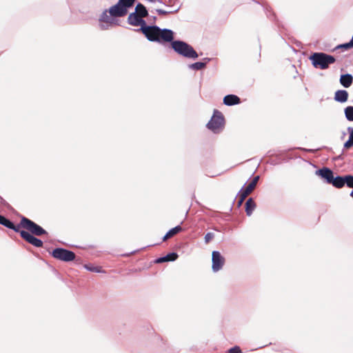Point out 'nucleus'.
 Returning <instances> with one entry per match:
<instances>
[{
	"mask_svg": "<svg viewBox=\"0 0 353 353\" xmlns=\"http://www.w3.org/2000/svg\"><path fill=\"white\" fill-rule=\"evenodd\" d=\"M128 23L134 26H141L140 30L150 41H171L174 39V32L167 28L161 29L157 26H147L145 21L134 12L130 13L128 18Z\"/></svg>",
	"mask_w": 353,
	"mask_h": 353,
	"instance_id": "nucleus-1",
	"label": "nucleus"
},
{
	"mask_svg": "<svg viewBox=\"0 0 353 353\" xmlns=\"http://www.w3.org/2000/svg\"><path fill=\"white\" fill-rule=\"evenodd\" d=\"M170 42H172V48L179 54L186 58L196 59L198 57L197 52L187 43L182 41H173V39Z\"/></svg>",
	"mask_w": 353,
	"mask_h": 353,
	"instance_id": "nucleus-2",
	"label": "nucleus"
},
{
	"mask_svg": "<svg viewBox=\"0 0 353 353\" xmlns=\"http://www.w3.org/2000/svg\"><path fill=\"white\" fill-rule=\"evenodd\" d=\"M314 68L322 70L327 69L329 65L335 62V58L323 52H315L310 57Z\"/></svg>",
	"mask_w": 353,
	"mask_h": 353,
	"instance_id": "nucleus-3",
	"label": "nucleus"
},
{
	"mask_svg": "<svg viewBox=\"0 0 353 353\" xmlns=\"http://www.w3.org/2000/svg\"><path fill=\"white\" fill-rule=\"evenodd\" d=\"M99 26L101 30H108L118 25L117 17L110 12L109 9L105 10L99 19Z\"/></svg>",
	"mask_w": 353,
	"mask_h": 353,
	"instance_id": "nucleus-4",
	"label": "nucleus"
},
{
	"mask_svg": "<svg viewBox=\"0 0 353 353\" xmlns=\"http://www.w3.org/2000/svg\"><path fill=\"white\" fill-rule=\"evenodd\" d=\"M224 119L222 114L219 111L214 113L210 121L207 124L208 128L214 133H219L223 127Z\"/></svg>",
	"mask_w": 353,
	"mask_h": 353,
	"instance_id": "nucleus-5",
	"label": "nucleus"
},
{
	"mask_svg": "<svg viewBox=\"0 0 353 353\" xmlns=\"http://www.w3.org/2000/svg\"><path fill=\"white\" fill-rule=\"evenodd\" d=\"M20 227H23L28 230L29 232H30L32 234L37 235V236H41L42 234H45L47 233V232L43 229L41 226L36 224L34 222L32 221L31 220L23 217L21 220L20 223Z\"/></svg>",
	"mask_w": 353,
	"mask_h": 353,
	"instance_id": "nucleus-6",
	"label": "nucleus"
},
{
	"mask_svg": "<svg viewBox=\"0 0 353 353\" xmlns=\"http://www.w3.org/2000/svg\"><path fill=\"white\" fill-rule=\"evenodd\" d=\"M52 255L57 259L66 262L73 261L75 259V254L73 252L63 248L54 249L52 252Z\"/></svg>",
	"mask_w": 353,
	"mask_h": 353,
	"instance_id": "nucleus-7",
	"label": "nucleus"
},
{
	"mask_svg": "<svg viewBox=\"0 0 353 353\" xmlns=\"http://www.w3.org/2000/svg\"><path fill=\"white\" fill-rule=\"evenodd\" d=\"M212 269L214 272L221 270L225 264V258L219 251H213L212 253Z\"/></svg>",
	"mask_w": 353,
	"mask_h": 353,
	"instance_id": "nucleus-8",
	"label": "nucleus"
},
{
	"mask_svg": "<svg viewBox=\"0 0 353 353\" xmlns=\"http://www.w3.org/2000/svg\"><path fill=\"white\" fill-rule=\"evenodd\" d=\"M21 236L25 239L29 243L33 245L37 248H41L43 246V242L40 239L34 237L32 234H30L28 232L21 230L19 231Z\"/></svg>",
	"mask_w": 353,
	"mask_h": 353,
	"instance_id": "nucleus-9",
	"label": "nucleus"
},
{
	"mask_svg": "<svg viewBox=\"0 0 353 353\" xmlns=\"http://www.w3.org/2000/svg\"><path fill=\"white\" fill-rule=\"evenodd\" d=\"M110 12L117 17H122L127 14L128 10L124 8L122 5H121L119 2L117 4L111 6L109 8Z\"/></svg>",
	"mask_w": 353,
	"mask_h": 353,
	"instance_id": "nucleus-10",
	"label": "nucleus"
},
{
	"mask_svg": "<svg viewBox=\"0 0 353 353\" xmlns=\"http://www.w3.org/2000/svg\"><path fill=\"white\" fill-rule=\"evenodd\" d=\"M316 174L325 179L326 182L330 184L334 176L333 172L329 168H324L316 171Z\"/></svg>",
	"mask_w": 353,
	"mask_h": 353,
	"instance_id": "nucleus-11",
	"label": "nucleus"
},
{
	"mask_svg": "<svg viewBox=\"0 0 353 353\" xmlns=\"http://www.w3.org/2000/svg\"><path fill=\"white\" fill-rule=\"evenodd\" d=\"M339 81L344 88H350L353 83V76L350 74H341Z\"/></svg>",
	"mask_w": 353,
	"mask_h": 353,
	"instance_id": "nucleus-12",
	"label": "nucleus"
},
{
	"mask_svg": "<svg viewBox=\"0 0 353 353\" xmlns=\"http://www.w3.org/2000/svg\"><path fill=\"white\" fill-rule=\"evenodd\" d=\"M348 92L345 90H339L335 92L334 100L340 103H345L347 101Z\"/></svg>",
	"mask_w": 353,
	"mask_h": 353,
	"instance_id": "nucleus-13",
	"label": "nucleus"
},
{
	"mask_svg": "<svg viewBox=\"0 0 353 353\" xmlns=\"http://www.w3.org/2000/svg\"><path fill=\"white\" fill-rule=\"evenodd\" d=\"M0 224L8 228L13 230L15 232H19L20 225L15 226L12 222L2 215H0Z\"/></svg>",
	"mask_w": 353,
	"mask_h": 353,
	"instance_id": "nucleus-14",
	"label": "nucleus"
},
{
	"mask_svg": "<svg viewBox=\"0 0 353 353\" xmlns=\"http://www.w3.org/2000/svg\"><path fill=\"white\" fill-rule=\"evenodd\" d=\"M223 103L226 105H233L240 103V99L234 94H228L223 99Z\"/></svg>",
	"mask_w": 353,
	"mask_h": 353,
	"instance_id": "nucleus-15",
	"label": "nucleus"
},
{
	"mask_svg": "<svg viewBox=\"0 0 353 353\" xmlns=\"http://www.w3.org/2000/svg\"><path fill=\"white\" fill-rule=\"evenodd\" d=\"M256 208V204L252 198L247 200L245 203V212L248 216H250Z\"/></svg>",
	"mask_w": 353,
	"mask_h": 353,
	"instance_id": "nucleus-16",
	"label": "nucleus"
},
{
	"mask_svg": "<svg viewBox=\"0 0 353 353\" xmlns=\"http://www.w3.org/2000/svg\"><path fill=\"white\" fill-rule=\"evenodd\" d=\"M134 12L137 13V15H139L142 19L147 17L148 14L145 7L141 3H138L137 5Z\"/></svg>",
	"mask_w": 353,
	"mask_h": 353,
	"instance_id": "nucleus-17",
	"label": "nucleus"
},
{
	"mask_svg": "<svg viewBox=\"0 0 353 353\" xmlns=\"http://www.w3.org/2000/svg\"><path fill=\"white\" fill-rule=\"evenodd\" d=\"M330 184H332L334 187L337 188H341L343 187L345 185V176H333Z\"/></svg>",
	"mask_w": 353,
	"mask_h": 353,
	"instance_id": "nucleus-18",
	"label": "nucleus"
},
{
	"mask_svg": "<svg viewBox=\"0 0 353 353\" xmlns=\"http://www.w3.org/2000/svg\"><path fill=\"white\" fill-rule=\"evenodd\" d=\"M178 257L177 254L172 252L167 254L165 256L160 257L157 259V263H163L165 261H175Z\"/></svg>",
	"mask_w": 353,
	"mask_h": 353,
	"instance_id": "nucleus-19",
	"label": "nucleus"
},
{
	"mask_svg": "<svg viewBox=\"0 0 353 353\" xmlns=\"http://www.w3.org/2000/svg\"><path fill=\"white\" fill-rule=\"evenodd\" d=\"M182 230V228L180 225H178V226H176L175 228H172L171 230H170L165 235L163 236V241H166L168 239L173 236L174 235H175L176 234H177L178 232H181Z\"/></svg>",
	"mask_w": 353,
	"mask_h": 353,
	"instance_id": "nucleus-20",
	"label": "nucleus"
},
{
	"mask_svg": "<svg viewBox=\"0 0 353 353\" xmlns=\"http://www.w3.org/2000/svg\"><path fill=\"white\" fill-rule=\"evenodd\" d=\"M347 131L350 133L349 139L344 143V148L348 149L353 145V128L349 127Z\"/></svg>",
	"mask_w": 353,
	"mask_h": 353,
	"instance_id": "nucleus-21",
	"label": "nucleus"
},
{
	"mask_svg": "<svg viewBox=\"0 0 353 353\" xmlns=\"http://www.w3.org/2000/svg\"><path fill=\"white\" fill-rule=\"evenodd\" d=\"M345 115L350 121H353V106H347L345 108Z\"/></svg>",
	"mask_w": 353,
	"mask_h": 353,
	"instance_id": "nucleus-22",
	"label": "nucleus"
},
{
	"mask_svg": "<svg viewBox=\"0 0 353 353\" xmlns=\"http://www.w3.org/2000/svg\"><path fill=\"white\" fill-rule=\"evenodd\" d=\"M134 1L135 0H119L118 2L128 10V9L133 6Z\"/></svg>",
	"mask_w": 353,
	"mask_h": 353,
	"instance_id": "nucleus-23",
	"label": "nucleus"
},
{
	"mask_svg": "<svg viewBox=\"0 0 353 353\" xmlns=\"http://www.w3.org/2000/svg\"><path fill=\"white\" fill-rule=\"evenodd\" d=\"M205 67V63L202 62H196L189 65V68L192 70H199Z\"/></svg>",
	"mask_w": 353,
	"mask_h": 353,
	"instance_id": "nucleus-24",
	"label": "nucleus"
},
{
	"mask_svg": "<svg viewBox=\"0 0 353 353\" xmlns=\"http://www.w3.org/2000/svg\"><path fill=\"white\" fill-rule=\"evenodd\" d=\"M254 188L252 185L249 184L245 188H242L240 192L244 194L245 196H248L253 190Z\"/></svg>",
	"mask_w": 353,
	"mask_h": 353,
	"instance_id": "nucleus-25",
	"label": "nucleus"
},
{
	"mask_svg": "<svg viewBox=\"0 0 353 353\" xmlns=\"http://www.w3.org/2000/svg\"><path fill=\"white\" fill-rule=\"evenodd\" d=\"M349 188H353V176L352 175H346L345 176V184Z\"/></svg>",
	"mask_w": 353,
	"mask_h": 353,
	"instance_id": "nucleus-26",
	"label": "nucleus"
},
{
	"mask_svg": "<svg viewBox=\"0 0 353 353\" xmlns=\"http://www.w3.org/2000/svg\"><path fill=\"white\" fill-rule=\"evenodd\" d=\"M214 236V234L212 232H208L205 235V242L208 243Z\"/></svg>",
	"mask_w": 353,
	"mask_h": 353,
	"instance_id": "nucleus-27",
	"label": "nucleus"
},
{
	"mask_svg": "<svg viewBox=\"0 0 353 353\" xmlns=\"http://www.w3.org/2000/svg\"><path fill=\"white\" fill-rule=\"evenodd\" d=\"M228 353H242V351L239 346H234L228 350Z\"/></svg>",
	"mask_w": 353,
	"mask_h": 353,
	"instance_id": "nucleus-28",
	"label": "nucleus"
},
{
	"mask_svg": "<svg viewBox=\"0 0 353 353\" xmlns=\"http://www.w3.org/2000/svg\"><path fill=\"white\" fill-rule=\"evenodd\" d=\"M157 12L159 14L164 15V14H167L172 13L173 12H172V11H166V10H161V9H157Z\"/></svg>",
	"mask_w": 353,
	"mask_h": 353,
	"instance_id": "nucleus-29",
	"label": "nucleus"
},
{
	"mask_svg": "<svg viewBox=\"0 0 353 353\" xmlns=\"http://www.w3.org/2000/svg\"><path fill=\"white\" fill-rule=\"evenodd\" d=\"M259 180V176H256L253 179V180L250 183V184L252 185V186L255 188Z\"/></svg>",
	"mask_w": 353,
	"mask_h": 353,
	"instance_id": "nucleus-30",
	"label": "nucleus"
},
{
	"mask_svg": "<svg viewBox=\"0 0 353 353\" xmlns=\"http://www.w3.org/2000/svg\"><path fill=\"white\" fill-rule=\"evenodd\" d=\"M337 48H343L348 49V48H353V47L352 46H350V42H348V43L342 44V45H340Z\"/></svg>",
	"mask_w": 353,
	"mask_h": 353,
	"instance_id": "nucleus-31",
	"label": "nucleus"
},
{
	"mask_svg": "<svg viewBox=\"0 0 353 353\" xmlns=\"http://www.w3.org/2000/svg\"><path fill=\"white\" fill-rule=\"evenodd\" d=\"M85 268L87 270H90V271H91V272H99V268H97V267L90 268V267L87 266V265H85Z\"/></svg>",
	"mask_w": 353,
	"mask_h": 353,
	"instance_id": "nucleus-32",
	"label": "nucleus"
},
{
	"mask_svg": "<svg viewBox=\"0 0 353 353\" xmlns=\"http://www.w3.org/2000/svg\"><path fill=\"white\" fill-rule=\"evenodd\" d=\"M239 199L241 200V202H243L245 199L247 197V196H245L244 194H243L240 191L239 192Z\"/></svg>",
	"mask_w": 353,
	"mask_h": 353,
	"instance_id": "nucleus-33",
	"label": "nucleus"
},
{
	"mask_svg": "<svg viewBox=\"0 0 353 353\" xmlns=\"http://www.w3.org/2000/svg\"><path fill=\"white\" fill-rule=\"evenodd\" d=\"M350 45L353 47V35H352V39L350 41Z\"/></svg>",
	"mask_w": 353,
	"mask_h": 353,
	"instance_id": "nucleus-34",
	"label": "nucleus"
},
{
	"mask_svg": "<svg viewBox=\"0 0 353 353\" xmlns=\"http://www.w3.org/2000/svg\"><path fill=\"white\" fill-rule=\"evenodd\" d=\"M243 202L241 201V200L239 199V205H241L242 204Z\"/></svg>",
	"mask_w": 353,
	"mask_h": 353,
	"instance_id": "nucleus-35",
	"label": "nucleus"
}]
</instances>
